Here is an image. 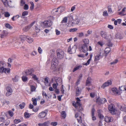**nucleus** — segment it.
I'll use <instances>...</instances> for the list:
<instances>
[{
    "mask_svg": "<svg viewBox=\"0 0 126 126\" xmlns=\"http://www.w3.org/2000/svg\"><path fill=\"white\" fill-rule=\"evenodd\" d=\"M76 48L75 47H73L71 48L70 46L68 49V52L71 54H73L75 52Z\"/></svg>",
    "mask_w": 126,
    "mask_h": 126,
    "instance_id": "f8f14e48",
    "label": "nucleus"
},
{
    "mask_svg": "<svg viewBox=\"0 0 126 126\" xmlns=\"http://www.w3.org/2000/svg\"><path fill=\"white\" fill-rule=\"evenodd\" d=\"M96 102L98 103V104L100 105L102 103H104L106 102H107V100L105 98H102V99L99 100L98 99H97L96 100Z\"/></svg>",
    "mask_w": 126,
    "mask_h": 126,
    "instance_id": "6ab92c4d",
    "label": "nucleus"
},
{
    "mask_svg": "<svg viewBox=\"0 0 126 126\" xmlns=\"http://www.w3.org/2000/svg\"><path fill=\"white\" fill-rule=\"evenodd\" d=\"M67 20L69 22H72V21L73 20V15H68V16L67 17Z\"/></svg>",
    "mask_w": 126,
    "mask_h": 126,
    "instance_id": "b1692460",
    "label": "nucleus"
},
{
    "mask_svg": "<svg viewBox=\"0 0 126 126\" xmlns=\"http://www.w3.org/2000/svg\"><path fill=\"white\" fill-rule=\"evenodd\" d=\"M108 109L112 114H114L116 113V111L113 105L111 104L109 106Z\"/></svg>",
    "mask_w": 126,
    "mask_h": 126,
    "instance_id": "20e7f679",
    "label": "nucleus"
},
{
    "mask_svg": "<svg viewBox=\"0 0 126 126\" xmlns=\"http://www.w3.org/2000/svg\"><path fill=\"white\" fill-rule=\"evenodd\" d=\"M103 15L105 16L108 15V14L107 11H105L103 12Z\"/></svg>",
    "mask_w": 126,
    "mask_h": 126,
    "instance_id": "6e6d98bb",
    "label": "nucleus"
},
{
    "mask_svg": "<svg viewBox=\"0 0 126 126\" xmlns=\"http://www.w3.org/2000/svg\"><path fill=\"white\" fill-rule=\"evenodd\" d=\"M91 82L90 79H87L86 81V85L87 86H90L91 85Z\"/></svg>",
    "mask_w": 126,
    "mask_h": 126,
    "instance_id": "f704fd0d",
    "label": "nucleus"
},
{
    "mask_svg": "<svg viewBox=\"0 0 126 126\" xmlns=\"http://www.w3.org/2000/svg\"><path fill=\"white\" fill-rule=\"evenodd\" d=\"M39 109V108L38 107H36L35 108L33 109V111L36 112L38 111Z\"/></svg>",
    "mask_w": 126,
    "mask_h": 126,
    "instance_id": "e2e57ef3",
    "label": "nucleus"
},
{
    "mask_svg": "<svg viewBox=\"0 0 126 126\" xmlns=\"http://www.w3.org/2000/svg\"><path fill=\"white\" fill-rule=\"evenodd\" d=\"M28 14V12L27 11H24L23 12L22 14V16L21 17L22 18L23 16H27Z\"/></svg>",
    "mask_w": 126,
    "mask_h": 126,
    "instance_id": "37998d69",
    "label": "nucleus"
},
{
    "mask_svg": "<svg viewBox=\"0 0 126 126\" xmlns=\"http://www.w3.org/2000/svg\"><path fill=\"white\" fill-rule=\"evenodd\" d=\"M91 60H90V59H89L86 63H84L83 64V65L87 66L89 65L90 64V63Z\"/></svg>",
    "mask_w": 126,
    "mask_h": 126,
    "instance_id": "4d7b16f0",
    "label": "nucleus"
},
{
    "mask_svg": "<svg viewBox=\"0 0 126 126\" xmlns=\"http://www.w3.org/2000/svg\"><path fill=\"white\" fill-rule=\"evenodd\" d=\"M52 14L54 15H58L60 14L57 8L53 10L52 11Z\"/></svg>",
    "mask_w": 126,
    "mask_h": 126,
    "instance_id": "412c9836",
    "label": "nucleus"
},
{
    "mask_svg": "<svg viewBox=\"0 0 126 126\" xmlns=\"http://www.w3.org/2000/svg\"><path fill=\"white\" fill-rule=\"evenodd\" d=\"M58 62L57 59L55 58H54L52 60L51 69L56 70L58 68Z\"/></svg>",
    "mask_w": 126,
    "mask_h": 126,
    "instance_id": "f03ea898",
    "label": "nucleus"
},
{
    "mask_svg": "<svg viewBox=\"0 0 126 126\" xmlns=\"http://www.w3.org/2000/svg\"><path fill=\"white\" fill-rule=\"evenodd\" d=\"M58 123L56 122H51L50 124L53 126H56L57 125Z\"/></svg>",
    "mask_w": 126,
    "mask_h": 126,
    "instance_id": "de8ad7c7",
    "label": "nucleus"
},
{
    "mask_svg": "<svg viewBox=\"0 0 126 126\" xmlns=\"http://www.w3.org/2000/svg\"><path fill=\"white\" fill-rule=\"evenodd\" d=\"M30 3L31 4V6L30 7V9L31 10H32L34 8V3L32 1L30 2Z\"/></svg>",
    "mask_w": 126,
    "mask_h": 126,
    "instance_id": "79ce46f5",
    "label": "nucleus"
},
{
    "mask_svg": "<svg viewBox=\"0 0 126 126\" xmlns=\"http://www.w3.org/2000/svg\"><path fill=\"white\" fill-rule=\"evenodd\" d=\"M78 123H75L74 125L75 126H81V125L78 122Z\"/></svg>",
    "mask_w": 126,
    "mask_h": 126,
    "instance_id": "774afa93",
    "label": "nucleus"
},
{
    "mask_svg": "<svg viewBox=\"0 0 126 126\" xmlns=\"http://www.w3.org/2000/svg\"><path fill=\"white\" fill-rule=\"evenodd\" d=\"M27 37V36L25 35H21L20 36V38L22 40H26Z\"/></svg>",
    "mask_w": 126,
    "mask_h": 126,
    "instance_id": "a19ab883",
    "label": "nucleus"
},
{
    "mask_svg": "<svg viewBox=\"0 0 126 126\" xmlns=\"http://www.w3.org/2000/svg\"><path fill=\"white\" fill-rule=\"evenodd\" d=\"M52 24V22L50 20L45 21L43 23V26L45 27H48L50 26Z\"/></svg>",
    "mask_w": 126,
    "mask_h": 126,
    "instance_id": "0eeeda50",
    "label": "nucleus"
},
{
    "mask_svg": "<svg viewBox=\"0 0 126 126\" xmlns=\"http://www.w3.org/2000/svg\"><path fill=\"white\" fill-rule=\"evenodd\" d=\"M37 52L35 51H33L31 54V55L32 56H34L36 55Z\"/></svg>",
    "mask_w": 126,
    "mask_h": 126,
    "instance_id": "bf43d9fd",
    "label": "nucleus"
},
{
    "mask_svg": "<svg viewBox=\"0 0 126 126\" xmlns=\"http://www.w3.org/2000/svg\"><path fill=\"white\" fill-rule=\"evenodd\" d=\"M112 91L113 92L115 95H120V93L118 91L117 89L115 87L113 88L112 89Z\"/></svg>",
    "mask_w": 126,
    "mask_h": 126,
    "instance_id": "5701e85b",
    "label": "nucleus"
},
{
    "mask_svg": "<svg viewBox=\"0 0 126 126\" xmlns=\"http://www.w3.org/2000/svg\"><path fill=\"white\" fill-rule=\"evenodd\" d=\"M57 56L58 58L60 59H62L64 56L63 51L62 50L58 49L57 51Z\"/></svg>",
    "mask_w": 126,
    "mask_h": 126,
    "instance_id": "7ed1b4c3",
    "label": "nucleus"
},
{
    "mask_svg": "<svg viewBox=\"0 0 126 126\" xmlns=\"http://www.w3.org/2000/svg\"><path fill=\"white\" fill-rule=\"evenodd\" d=\"M77 30V29L76 28H74L70 29V32H75Z\"/></svg>",
    "mask_w": 126,
    "mask_h": 126,
    "instance_id": "680f3d73",
    "label": "nucleus"
},
{
    "mask_svg": "<svg viewBox=\"0 0 126 126\" xmlns=\"http://www.w3.org/2000/svg\"><path fill=\"white\" fill-rule=\"evenodd\" d=\"M105 124V122L103 120H101L99 122V126H104Z\"/></svg>",
    "mask_w": 126,
    "mask_h": 126,
    "instance_id": "473e14b6",
    "label": "nucleus"
},
{
    "mask_svg": "<svg viewBox=\"0 0 126 126\" xmlns=\"http://www.w3.org/2000/svg\"><path fill=\"white\" fill-rule=\"evenodd\" d=\"M34 23V22H33L30 25L25 27L23 29V31L25 32H26L28 31L31 28L33 25Z\"/></svg>",
    "mask_w": 126,
    "mask_h": 126,
    "instance_id": "2eb2a0df",
    "label": "nucleus"
},
{
    "mask_svg": "<svg viewBox=\"0 0 126 126\" xmlns=\"http://www.w3.org/2000/svg\"><path fill=\"white\" fill-rule=\"evenodd\" d=\"M44 126H48L50 124V122L49 121H47L43 123Z\"/></svg>",
    "mask_w": 126,
    "mask_h": 126,
    "instance_id": "c03bdc74",
    "label": "nucleus"
},
{
    "mask_svg": "<svg viewBox=\"0 0 126 126\" xmlns=\"http://www.w3.org/2000/svg\"><path fill=\"white\" fill-rule=\"evenodd\" d=\"M61 115L62 117L63 118H65L66 116V114L65 112L63 111L61 113Z\"/></svg>",
    "mask_w": 126,
    "mask_h": 126,
    "instance_id": "58836bf2",
    "label": "nucleus"
},
{
    "mask_svg": "<svg viewBox=\"0 0 126 126\" xmlns=\"http://www.w3.org/2000/svg\"><path fill=\"white\" fill-rule=\"evenodd\" d=\"M81 114L80 111H78L75 115V117L77 118L78 122L81 125V124H83L82 122L80 114Z\"/></svg>",
    "mask_w": 126,
    "mask_h": 126,
    "instance_id": "423d86ee",
    "label": "nucleus"
},
{
    "mask_svg": "<svg viewBox=\"0 0 126 126\" xmlns=\"http://www.w3.org/2000/svg\"><path fill=\"white\" fill-rule=\"evenodd\" d=\"M119 89L121 91H126V86H122L120 87Z\"/></svg>",
    "mask_w": 126,
    "mask_h": 126,
    "instance_id": "72a5a7b5",
    "label": "nucleus"
},
{
    "mask_svg": "<svg viewBox=\"0 0 126 126\" xmlns=\"http://www.w3.org/2000/svg\"><path fill=\"white\" fill-rule=\"evenodd\" d=\"M111 49L110 47H107L105 48V51H101L100 52L104 51L105 53V56H106L108 53L110 51Z\"/></svg>",
    "mask_w": 126,
    "mask_h": 126,
    "instance_id": "4be33fe9",
    "label": "nucleus"
},
{
    "mask_svg": "<svg viewBox=\"0 0 126 126\" xmlns=\"http://www.w3.org/2000/svg\"><path fill=\"white\" fill-rule=\"evenodd\" d=\"M5 26L6 28L10 29H11L12 28V27L10 26V25L8 23H6L5 24Z\"/></svg>",
    "mask_w": 126,
    "mask_h": 126,
    "instance_id": "a18cd8bd",
    "label": "nucleus"
},
{
    "mask_svg": "<svg viewBox=\"0 0 126 126\" xmlns=\"http://www.w3.org/2000/svg\"><path fill=\"white\" fill-rule=\"evenodd\" d=\"M28 8V6L27 5L25 4L24 6V9L25 10H27Z\"/></svg>",
    "mask_w": 126,
    "mask_h": 126,
    "instance_id": "69168bd1",
    "label": "nucleus"
},
{
    "mask_svg": "<svg viewBox=\"0 0 126 126\" xmlns=\"http://www.w3.org/2000/svg\"><path fill=\"white\" fill-rule=\"evenodd\" d=\"M73 105L76 108L78 107H80V103L79 102H76V103H75V104H73Z\"/></svg>",
    "mask_w": 126,
    "mask_h": 126,
    "instance_id": "7c9ffc66",
    "label": "nucleus"
},
{
    "mask_svg": "<svg viewBox=\"0 0 126 126\" xmlns=\"http://www.w3.org/2000/svg\"><path fill=\"white\" fill-rule=\"evenodd\" d=\"M14 123L15 124H18L21 122V120L19 119H15L14 121Z\"/></svg>",
    "mask_w": 126,
    "mask_h": 126,
    "instance_id": "49530a36",
    "label": "nucleus"
},
{
    "mask_svg": "<svg viewBox=\"0 0 126 126\" xmlns=\"http://www.w3.org/2000/svg\"><path fill=\"white\" fill-rule=\"evenodd\" d=\"M8 34V32L6 31H0V37L1 38H4L7 36Z\"/></svg>",
    "mask_w": 126,
    "mask_h": 126,
    "instance_id": "ddd939ff",
    "label": "nucleus"
},
{
    "mask_svg": "<svg viewBox=\"0 0 126 126\" xmlns=\"http://www.w3.org/2000/svg\"><path fill=\"white\" fill-rule=\"evenodd\" d=\"M112 83V81L110 80H108L107 82L104 83L102 86V88L104 89L106 87L111 85Z\"/></svg>",
    "mask_w": 126,
    "mask_h": 126,
    "instance_id": "4468645a",
    "label": "nucleus"
},
{
    "mask_svg": "<svg viewBox=\"0 0 126 126\" xmlns=\"http://www.w3.org/2000/svg\"><path fill=\"white\" fill-rule=\"evenodd\" d=\"M95 111V110L94 109H92L91 111V114L92 117V119L93 120H96V117L94 116V113Z\"/></svg>",
    "mask_w": 126,
    "mask_h": 126,
    "instance_id": "cd10ccee",
    "label": "nucleus"
},
{
    "mask_svg": "<svg viewBox=\"0 0 126 126\" xmlns=\"http://www.w3.org/2000/svg\"><path fill=\"white\" fill-rule=\"evenodd\" d=\"M8 113L9 115L11 117L13 116L14 115V113L12 111H8Z\"/></svg>",
    "mask_w": 126,
    "mask_h": 126,
    "instance_id": "052dcab7",
    "label": "nucleus"
},
{
    "mask_svg": "<svg viewBox=\"0 0 126 126\" xmlns=\"http://www.w3.org/2000/svg\"><path fill=\"white\" fill-rule=\"evenodd\" d=\"M119 108L122 111L126 112V106L124 104L119 105Z\"/></svg>",
    "mask_w": 126,
    "mask_h": 126,
    "instance_id": "f3484780",
    "label": "nucleus"
},
{
    "mask_svg": "<svg viewBox=\"0 0 126 126\" xmlns=\"http://www.w3.org/2000/svg\"><path fill=\"white\" fill-rule=\"evenodd\" d=\"M113 120V119L111 117L105 116V121L108 123L112 122Z\"/></svg>",
    "mask_w": 126,
    "mask_h": 126,
    "instance_id": "dca6fc26",
    "label": "nucleus"
},
{
    "mask_svg": "<svg viewBox=\"0 0 126 126\" xmlns=\"http://www.w3.org/2000/svg\"><path fill=\"white\" fill-rule=\"evenodd\" d=\"M38 50L40 54H41L42 53V50L40 47H38Z\"/></svg>",
    "mask_w": 126,
    "mask_h": 126,
    "instance_id": "13d9d810",
    "label": "nucleus"
},
{
    "mask_svg": "<svg viewBox=\"0 0 126 126\" xmlns=\"http://www.w3.org/2000/svg\"><path fill=\"white\" fill-rule=\"evenodd\" d=\"M47 112V110L40 113L38 115V117L40 118H43L46 116Z\"/></svg>",
    "mask_w": 126,
    "mask_h": 126,
    "instance_id": "1a4fd4ad",
    "label": "nucleus"
},
{
    "mask_svg": "<svg viewBox=\"0 0 126 126\" xmlns=\"http://www.w3.org/2000/svg\"><path fill=\"white\" fill-rule=\"evenodd\" d=\"M31 115V114L27 112H25L24 113V116L26 118H29Z\"/></svg>",
    "mask_w": 126,
    "mask_h": 126,
    "instance_id": "e433bc0d",
    "label": "nucleus"
},
{
    "mask_svg": "<svg viewBox=\"0 0 126 126\" xmlns=\"http://www.w3.org/2000/svg\"><path fill=\"white\" fill-rule=\"evenodd\" d=\"M58 85L57 83L55 84H53V87L54 88L56 89Z\"/></svg>",
    "mask_w": 126,
    "mask_h": 126,
    "instance_id": "338daca9",
    "label": "nucleus"
},
{
    "mask_svg": "<svg viewBox=\"0 0 126 126\" xmlns=\"http://www.w3.org/2000/svg\"><path fill=\"white\" fill-rule=\"evenodd\" d=\"M81 93L80 91L79 90V88L77 87L76 90V95L78 96Z\"/></svg>",
    "mask_w": 126,
    "mask_h": 126,
    "instance_id": "4c0bfd02",
    "label": "nucleus"
},
{
    "mask_svg": "<svg viewBox=\"0 0 126 126\" xmlns=\"http://www.w3.org/2000/svg\"><path fill=\"white\" fill-rule=\"evenodd\" d=\"M81 50L84 52H85L88 50L87 46L85 45H83L80 48Z\"/></svg>",
    "mask_w": 126,
    "mask_h": 126,
    "instance_id": "a211bd4d",
    "label": "nucleus"
},
{
    "mask_svg": "<svg viewBox=\"0 0 126 126\" xmlns=\"http://www.w3.org/2000/svg\"><path fill=\"white\" fill-rule=\"evenodd\" d=\"M25 106V103H23L19 105V106L21 109H23Z\"/></svg>",
    "mask_w": 126,
    "mask_h": 126,
    "instance_id": "09e8293b",
    "label": "nucleus"
},
{
    "mask_svg": "<svg viewBox=\"0 0 126 126\" xmlns=\"http://www.w3.org/2000/svg\"><path fill=\"white\" fill-rule=\"evenodd\" d=\"M7 92L6 94V95L7 96H9L13 92L11 88L9 87H6Z\"/></svg>",
    "mask_w": 126,
    "mask_h": 126,
    "instance_id": "9b49d317",
    "label": "nucleus"
},
{
    "mask_svg": "<svg viewBox=\"0 0 126 126\" xmlns=\"http://www.w3.org/2000/svg\"><path fill=\"white\" fill-rule=\"evenodd\" d=\"M36 89L35 87L34 86H31V90L32 92L34 91Z\"/></svg>",
    "mask_w": 126,
    "mask_h": 126,
    "instance_id": "5fc2aeb1",
    "label": "nucleus"
},
{
    "mask_svg": "<svg viewBox=\"0 0 126 126\" xmlns=\"http://www.w3.org/2000/svg\"><path fill=\"white\" fill-rule=\"evenodd\" d=\"M84 44L83 45H85L87 46L89 43V40L88 39H85L83 40Z\"/></svg>",
    "mask_w": 126,
    "mask_h": 126,
    "instance_id": "c85d7f7f",
    "label": "nucleus"
},
{
    "mask_svg": "<svg viewBox=\"0 0 126 126\" xmlns=\"http://www.w3.org/2000/svg\"><path fill=\"white\" fill-rule=\"evenodd\" d=\"M80 20L78 18H76L74 22H72V25L74 26L75 24H78Z\"/></svg>",
    "mask_w": 126,
    "mask_h": 126,
    "instance_id": "bb28decb",
    "label": "nucleus"
},
{
    "mask_svg": "<svg viewBox=\"0 0 126 126\" xmlns=\"http://www.w3.org/2000/svg\"><path fill=\"white\" fill-rule=\"evenodd\" d=\"M6 101L4 100H1L0 101V107L3 106L6 103Z\"/></svg>",
    "mask_w": 126,
    "mask_h": 126,
    "instance_id": "2f4dec72",
    "label": "nucleus"
},
{
    "mask_svg": "<svg viewBox=\"0 0 126 126\" xmlns=\"http://www.w3.org/2000/svg\"><path fill=\"white\" fill-rule=\"evenodd\" d=\"M9 71V68H5L3 66L0 67V72L1 73H8Z\"/></svg>",
    "mask_w": 126,
    "mask_h": 126,
    "instance_id": "6e6552de",
    "label": "nucleus"
},
{
    "mask_svg": "<svg viewBox=\"0 0 126 126\" xmlns=\"http://www.w3.org/2000/svg\"><path fill=\"white\" fill-rule=\"evenodd\" d=\"M67 17H65L64 18L63 20L62 21V22L63 23H66V22L67 21Z\"/></svg>",
    "mask_w": 126,
    "mask_h": 126,
    "instance_id": "603ef678",
    "label": "nucleus"
},
{
    "mask_svg": "<svg viewBox=\"0 0 126 126\" xmlns=\"http://www.w3.org/2000/svg\"><path fill=\"white\" fill-rule=\"evenodd\" d=\"M58 12L60 14L61 12H63L65 10V8L64 7H60L57 8Z\"/></svg>",
    "mask_w": 126,
    "mask_h": 126,
    "instance_id": "393cba45",
    "label": "nucleus"
},
{
    "mask_svg": "<svg viewBox=\"0 0 126 126\" xmlns=\"http://www.w3.org/2000/svg\"><path fill=\"white\" fill-rule=\"evenodd\" d=\"M34 71L33 69H30L26 70L25 72V74L27 75H29L30 78L33 79H38L36 76L32 73Z\"/></svg>",
    "mask_w": 126,
    "mask_h": 126,
    "instance_id": "f257e3e1",
    "label": "nucleus"
},
{
    "mask_svg": "<svg viewBox=\"0 0 126 126\" xmlns=\"http://www.w3.org/2000/svg\"><path fill=\"white\" fill-rule=\"evenodd\" d=\"M98 116L99 118L101 120H102V119H103L104 117L103 115L100 113H99L98 115Z\"/></svg>",
    "mask_w": 126,
    "mask_h": 126,
    "instance_id": "0e129e2a",
    "label": "nucleus"
},
{
    "mask_svg": "<svg viewBox=\"0 0 126 126\" xmlns=\"http://www.w3.org/2000/svg\"><path fill=\"white\" fill-rule=\"evenodd\" d=\"M104 52H100L99 54L97 55L94 56V61L96 62L99 60L100 59V57H102L104 56Z\"/></svg>",
    "mask_w": 126,
    "mask_h": 126,
    "instance_id": "39448f33",
    "label": "nucleus"
},
{
    "mask_svg": "<svg viewBox=\"0 0 126 126\" xmlns=\"http://www.w3.org/2000/svg\"><path fill=\"white\" fill-rule=\"evenodd\" d=\"M33 104L34 106H36L37 104L36 99V98H32V99Z\"/></svg>",
    "mask_w": 126,
    "mask_h": 126,
    "instance_id": "c756f323",
    "label": "nucleus"
},
{
    "mask_svg": "<svg viewBox=\"0 0 126 126\" xmlns=\"http://www.w3.org/2000/svg\"><path fill=\"white\" fill-rule=\"evenodd\" d=\"M82 67L81 65H79L78 66H77V67H75L74 69L73 70V72H74L78 70L80 68H81Z\"/></svg>",
    "mask_w": 126,
    "mask_h": 126,
    "instance_id": "c9c22d12",
    "label": "nucleus"
},
{
    "mask_svg": "<svg viewBox=\"0 0 126 126\" xmlns=\"http://www.w3.org/2000/svg\"><path fill=\"white\" fill-rule=\"evenodd\" d=\"M26 40L29 43H31L33 42V40L30 37L27 36L26 38Z\"/></svg>",
    "mask_w": 126,
    "mask_h": 126,
    "instance_id": "a878e982",
    "label": "nucleus"
},
{
    "mask_svg": "<svg viewBox=\"0 0 126 126\" xmlns=\"http://www.w3.org/2000/svg\"><path fill=\"white\" fill-rule=\"evenodd\" d=\"M4 16L6 17H9L10 15L9 13L8 12H6L4 13Z\"/></svg>",
    "mask_w": 126,
    "mask_h": 126,
    "instance_id": "3c124183",
    "label": "nucleus"
},
{
    "mask_svg": "<svg viewBox=\"0 0 126 126\" xmlns=\"http://www.w3.org/2000/svg\"><path fill=\"white\" fill-rule=\"evenodd\" d=\"M97 44L100 45L101 47H102L104 44L102 41H100L98 42L97 43Z\"/></svg>",
    "mask_w": 126,
    "mask_h": 126,
    "instance_id": "864d4df0",
    "label": "nucleus"
},
{
    "mask_svg": "<svg viewBox=\"0 0 126 126\" xmlns=\"http://www.w3.org/2000/svg\"><path fill=\"white\" fill-rule=\"evenodd\" d=\"M100 34L103 38L106 39H108V36L106 32H104L102 31L101 32Z\"/></svg>",
    "mask_w": 126,
    "mask_h": 126,
    "instance_id": "aec40b11",
    "label": "nucleus"
},
{
    "mask_svg": "<svg viewBox=\"0 0 126 126\" xmlns=\"http://www.w3.org/2000/svg\"><path fill=\"white\" fill-rule=\"evenodd\" d=\"M118 62V60L117 59L115 60L114 61L110 63L111 64H114Z\"/></svg>",
    "mask_w": 126,
    "mask_h": 126,
    "instance_id": "8fccbe9b",
    "label": "nucleus"
},
{
    "mask_svg": "<svg viewBox=\"0 0 126 126\" xmlns=\"http://www.w3.org/2000/svg\"><path fill=\"white\" fill-rule=\"evenodd\" d=\"M10 122V121L8 119H7L6 120L4 123H4L5 126H7L9 124Z\"/></svg>",
    "mask_w": 126,
    "mask_h": 126,
    "instance_id": "ea45409f",
    "label": "nucleus"
},
{
    "mask_svg": "<svg viewBox=\"0 0 126 126\" xmlns=\"http://www.w3.org/2000/svg\"><path fill=\"white\" fill-rule=\"evenodd\" d=\"M4 4L6 7H11V1H8L7 0H2Z\"/></svg>",
    "mask_w": 126,
    "mask_h": 126,
    "instance_id": "9d476101",
    "label": "nucleus"
}]
</instances>
